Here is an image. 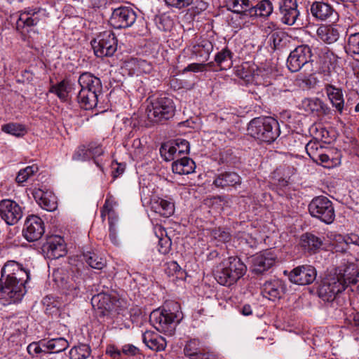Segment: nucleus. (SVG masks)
Instances as JSON below:
<instances>
[{
    "instance_id": "obj_1",
    "label": "nucleus",
    "mask_w": 359,
    "mask_h": 359,
    "mask_svg": "<svg viewBox=\"0 0 359 359\" xmlns=\"http://www.w3.org/2000/svg\"><path fill=\"white\" fill-rule=\"evenodd\" d=\"M359 283V271L354 265L340 266L330 272L323 280L318 293L324 302H332L348 286Z\"/></svg>"
},
{
    "instance_id": "obj_2",
    "label": "nucleus",
    "mask_w": 359,
    "mask_h": 359,
    "mask_svg": "<svg viewBox=\"0 0 359 359\" xmlns=\"http://www.w3.org/2000/svg\"><path fill=\"white\" fill-rule=\"evenodd\" d=\"M6 276L4 285H1V304L8 305L20 302L25 293L23 283L27 272L15 261H8L1 269V278Z\"/></svg>"
},
{
    "instance_id": "obj_3",
    "label": "nucleus",
    "mask_w": 359,
    "mask_h": 359,
    "mask_svg": "<svg viewBox=\"0 0 359 359\" xmlns=\"http://www.w3.org/2000/svg\"><path fill=\"white\" fill-rule=\"evenodd\" d=\"M246 271L247 267L240 258L229 257L215 266L214 276L219 284L231 286L242 278Z\"/></svg>"
},
{
    "instance_id": "obj_4",
    "label": "nucleus",
    "mask_w": 359,
    "mask_h": 359,
    "mask_svg": "<svg viewBox=\"0 0 359 359\" xmlns=\"http://www.w3.org/2000/svg\"><path fill=\"white\" fill-rule=\"evenodd\" d=\"M248 134L260 141L271 143L280 135L278 122L270 116L253 118L248 126Z\"/></svg>"
},
{
    "instance_id": "obj_5",
    "label": "nucleus",
    "mask_w": 359,
    "mask_h": 359,
    "mask_svg": "<svg viewBox=\"0 0 359 359\" xmlns=\"http://www.w3.org/2000/svg\"><path fill=\"white\" fill-rule=\"evenodd\" d=\"M175 105L172 99L165 95L154 98L147 109L148 118L154 123H159L173 117Z\"/></svg>"
},
{
    "instance_id": "obj_6",
    "label": "nucleus",
    "mask_w": 359,
    "mask_h": 359,
    "mask_svg": "<svg viewBox=\"0 0 359 359\" xmlns=\"http://www.w3.org/2000/svg\"><path fill=\"white\" fill-rule=\"evenodd\" d=\"M177 314L165 309L154 310L149 316V321L156 330L172 336L175 332Z\"/></svg>"
},
{
    "instance_id": "obj_7",
    "label": "nucleus",
    "mask_w": 359,
    "mask_h": 359,
    "mask_svg": "<svg viewBox=\"0 0 359 359\" xmlns=\"http://www.w3.org/2000/svg\"><path fill=\"white\" fill-rule=\"evenodd\" d=\"M91 304L97 315L100 317L118 314L122 310L121 302L105 292L93 295Z\"/></svg>"
},
{
    "instance_id": "obj_8",
    "label": "nucleus",
    "mask_w": 359,
    "mask_h": 359,
    "mask_svg": "<svg viewBox=\"0 0 359 359\" xmlns=\"http://www.w3.org/2000/svg\"><path fill=\"white\" fill-rule=\"evenodd\" d=\"M91 45L97 57H110L117 49V39L111 31H104L91 41Z\"/></svg>"
},
{
    "instance_id": "obj_9",
    "label": "nucleus",
    "mask_w": 359,
    "mask_h": 359,
    "mask_svg": "<svg viewBox=\"0 0 359 359\" xmlns=\"http://www.w3.org/2000/svg\"><path fill=\"white\" fill-rule=\"evenodd\" d=\"M309 210L312 217L325 224L332 223L335 217L332 203L325 196L313 198L309 205Z\"/></svg>"
},
{
    "instance_id": "obj_10",
    "label": "nucleus",
    "mask_w": 359,
    "mask_h": 359,
    "mask_svg": "<svg viewBox=\"0 0 359 359\" xmlns=\"http://www.w3.org/2000/svg\"><path fill=\"white\" fill-rule=\"evenodd\" d=\"M311 48L308 45H302L290 52L287 59V67L291 72H297L311 62Z\"/></svg>"
},
{
    "instance_id": "obj_11",
    "label": "nucleus",
    "mask_w": 359,
    "mask_h": 359,
    "mask_svg": "<svg viewBox=\"0 0 359 359\" xmlns=\"http://www.w3.org/2000/svg\"><path fill=\"white\" fill-rule=\"evenodd\" d=\"M136 19V12L132 8L120 6L113 10L109 22L114 29H126L130 27Z\"/></svg>"
},
{
    "instance_id": "obj_12",
    "label": "nucleus",
    "mask_w": 359,
    "mask_h": 359,
    "mask_svg": "<svg viewBox=\"0 0 359 359\" xmlns=\"http://www.w3.org/2000/svg\"><path fill=\"white\" fill-rule=\"evenodd\" d=\"M43 15V11L40 8H27L22 11L16 22L17 29L22 33L28 32L37 25Z\"/></svg>"
},
{
    "instance_id": "obj_13",
    "label": "nucleus",
    "mask_w": 359,
    "mask_h": 359,
    "mask_svg": "<svg viewBox=\"0 0 359 359\" xmlns=\"http://www.w3.org/2000/svg\"><path fill=\"white\" fill-rule=\"evenodd\" d=\"M45 232L43 220L36 215H31L27 218L22 229L24 238L29 242L39 240Z\"/></svg>"
},
{
    "instance_id": "obj_14",
    "label": "nucleus",
    "mask_w": 359,
    "mask_h": 359,
    "mask_svg": "<svg viewBox=\"0 0 359 359\" xmlns=\"http://www.w3.org/2000/svg\"><path fill=\"white\" fill-rule=\"evenodd\" d=\"M316 269L311 265H302L293 269L289 274V280L297 285H306L316 278Z\"/></svg>"
},
{
    "instance_id": "obj_15",
    "label": "nucleus",
    "mask_w": 359,
    "mask_h": 359,
    "mask_svg": "<svg viewBox=\"0 0 359 359\" xmlns=\"http://www.w3.org/2000/svg\"><path fill=\"white\" fill-rule=\"evenodd\" d=\"M22 216V209L15 201L10 199H1V219L8 226L15 225Z\"/></svg>"
},
{
    "instance_id": "obj_16",
    "label": "nucleus",
    "mask_w": 359,
    "mask_h": 359,
    "mask_svg": "<svg viewBox=\"0 0 359 359\" xmlns=\"http://www.w3.org/2000/svg\"><path fill=\"white\" fill-rule=\"evenodd\" d=\"M278 4L280 21L287 25H294L300 14L297 0H280Z\"/></svg>"
},
{
    "instance_id": "obj_17",
    "label": "nucleus",
    "mask_w": 359,
    "mask_h": 359,
    "mask_svg": "<svg viewBox=\"0 0 359 359\" xmlns=\"http://www.w3.org/2000/svg\"><path fill=\"white\" fill-rule=\"evenodd\" d=\"M275 255L271 250H265L255 255L252 257V271L262 274L269 269L275 262Z\"/></svg>"
},
{
    "instance_id": "obj_18",
    "label": "nucleus",
    "mask_w": 359,
    "mask_h": 359,
    "mask_svg": "<svg viewBox=\"0 0 359 359\" xmlns=\"http://www.w3.org/2000/svg\"><path fill=\"white\" fill-rule=\"evenodd\" d=\"M33 196L37 203L47 211H54L57 209V197L51 191H44L41 189H34L32 192Z\"/></svg>"
},
{
    "instance_id": "obj_19",
    "label": "nucleus",
    "mask_w": 359,
    "mask_h": 359,
    "mask_svg": "<svg viewBox=\"0 0 359 359\" xmlns=\"http://www.w3.org/2000/svg\"><path fill=\"white\" fill-rule=\"evenodd\" d=\"M273 11V5L270 0L259 1L255 5L251 4L250 8L247 11V17L251 18H267Z\"/></svg>"
},
{
    "instance_id": "obj_20",
    "label": "nucleus",
    "mask_w": 359,
    "mask_h": 359,
    "mask_svg": "<svg viewBox=\"0 0 359 359\" xmlns=\"http://www.w3.org/2000/svg\"><path fill=\"white\" fill-rule=\"evenodd\" d=\"M80 90L102 93V85L100 79L89 72H84L79 76L78 80Z\"/></svg>"
},
{
    "instance_id": "obj_21",
    "label": "nucleus",
    "mask_w": 359,
    "mask_h": 359,
    "mask_svg": "<svg viewBox=\"0 0 359 359\" xmlns=\"http://www.w3.org/2000/svg\"><path fill=\"white\" fill-rule=\"evenodd\" d=\"M285 291L284 283L280 279L266 281L262 286L264 297L271 300L280 298L281 295L285 293Z\"/></svg>"
},
{
    "instance_id": "obj_22",
    "label": "nucleus",
    "mask_w": 359,
    "mask_h": 359,
    "mask_svg": "<svg viewBox=\"0 0 359 359\" xmlns=\"http://www.w3.org/2000/svg\"><path fill=\"white\" fill-rule=\"evenodd\" d=\"M324 89L332 107L341 114L344 107L342 89L330 83L325 84Z\"/></svg>"
},
{
    "instance_id": "obj_23",
    "label": "nucleus",
    "mask_w": 359,
    "mask_h": 359,
    "mask_svg": "<svg viewBox=\"0 0 359 359\" xmlns=\"http://www.w3.org/2000/svg\"><path fill=\"white\" fill-rule=\"evenodd\" d=\"M311 13L313 17L320 20H326L337 16V13L330 5L320 1H315L312 4Z\"/></svg>"
},
{
    "instance_id": "obj_24",
    "label": "nucleus",
    "mask_w": 359,
    "mask_h": 359,
    "mask_svg": "<svg viewBox=\"0 0 359 359\" xmlns=\"http://www.w3.org/2000/svg\"><path fill=\"white\" fill-rule=\"evenodd\" d=\"M142 341L149 348L156 351L164 350L167 344L164 337L152 331L143 333Z\"/></svg>"
},
{
    "instance_id": "obj_25",
    "label": "nucleus",
    "mask_w": 359,
    "mask_h": 359,
    "mask_svg": "<svg viewBox=\"0 0 359 359\" xmlns=\"http://www.w3.org/2000/svg\"><path fill=\"white\" fill-rule=\"evenodd\" d=\"M101 95V93L79 90L77 95V102L81 108L90 110L97 105L99 97Z\"/></svg>"
},
{
    "instance_id": "obj_26",
    "label": "nucleus",
    "mask_w": 359,
    "mask_h": 359,
    "mask_svg": "<svg viewBox=\"0 0 359 359\" xmlns=\"http://www.w3.org/2000/svg\"><path fill=\"white\" fill-rule=\"evenodd\" d=\"M241 183V177L234 172H225L217 175L213 181V184L217 187L225 188L233 187Z\"/></svg>"
},
{
    "instance_id": "obj_27",
    "label": "nucleus",
    "mask_w": 359,
    "mask_h": 359,
    "mask_svg": "<svg viewBox=\"0 0 359 359\" xmlns=\"http://www.w3.org/2000/svg\"><path fill=\"white\" fill-rule=\"evenodd\" d=\"M196 165L194 161L189 157H183L175 161L172 163V170L178 175H189L194 172Z\"/></svg>"
},
{
    "instance_id": "obj_28",
    "label": "nucleus",
    "mask_w": 359,
    "mask_h": 359,
    "mask_svg": "<svg viewBox=\"0 0 359 359\" xmlns=\"http://www.w3.org/2000/svg\"><path fill=\"white\" fill-rule=\"evenodd\" d=\"M61 237L53 236L47 242V250L50 257L54 259L63 257L66 254L65 247Z\"/></svg>"
},
{
    "instance_id": "obj_29",
    "label": "nucleus",
    "mask_w": 359,
    "mask_h": 359,
    "mask_svg": "<svg viewBox=\"0 0 359 359\" xmlns=\"http://www.w3.org/2000/svg\"><path fill=\"white\" fill-rule=\"evenodd\" d=\"M212 50V43L208 40H202L198 43L192 46L191 53L196 58L205 62L209 59L210 55Z\"/></svg>"
},
{
    "instance_id": "obj_30",
    "label": "nucleus",
    "mask_w": 359,
    "mask_h": 359,
    "mask_svg": "<svg viewBox=\"0 0 359 359\" xmlns=\"http://www.w3.org/2000/svg\"><path fill=\"white\" fill-rule=\"evenodd\" d=\"M321 238L312 233H304L301 237V245L304 250L308 252L316 253L322 247Z\"/></svg>"
},
{
    "instance_id": "obj_31",
    "label": "nucleus",
    "mask_w": 359,
    "mask_h": 359,
    "mask_svg": "<svg viewBox=\"0 0 359 359\" xmlns=\"http://www.w3.org/2000/svg\"><path fill=\"white\" fill-rule=\"evenodd\" d=\"M43 348L50 351L51 353H57L65 351L68 346V341L63 337L51 339L48 341H41Z\"/></svg>"
},
{
    "instance_id": "obj_32",
    "label": "nucleus",
    "mask_w": 359,
    "mask_h": 359,
    "mask_svg": "<svg viewBox=\"0 0 359 359\" xmlns=\"http://www.w3.org/2000/svg\"><path fill=\"white\" fill-rule=\"evenodd\" d=\"M318 37L327 43H332L339 39V32L331 26H320L317 29Z\"/></svg>"
},
{
    "instance_id": "obj_33",
    "label": "nucleus",
    "mask_w": 359,
    "mask_h": 359,
    "mask_svg": "<svg viewBox=\"0 0 359 359\" xmlns=\"http://www.w3.org/2000/svg\"><path fill=\"white\" fill-rule=\"evenodd\" d=\"M228 10L247 17V11L250 8V0H226Z\"/></svg>"
},
{
    "instance_id": "obj_34",
    "label": "nucleus",
    "mask_w": 359,
    "mask_h": 359,
    "mask_svg": "<svg viewBox=\"0 0 359 359\" xmlns=\"http://www.w3.org/2000/svg\"><path fill=\"white\" fill-rule=\"evenodd\" d=\"M232 56L231 51L225 48L216 54L215 61L220 69H228L232 66Z\"/></svg>"
},
{
    "instance_id": "obj_35",
    "label": "nucleus",
    "mask_w": 359,
    "mask_h": 359,
    "mask_svg": "<svg viewBox=\"0 0 359 359\" xmlns=\"http://www.w3.org/2000/svg\"><path fill=\"white\" fill-rule=\"evenodd\" d=\"M152 208L156 212L165 217H168L174 212L173 203L162 198L154 201L152 205Z\"/></svg>"
},
{
    "instance_id": "obj_36",
    "label": "nucleus",
    "mask_w": 359,
    "mask_h": 359,
    "mask_svg": "<svg viewBox=\"0 0 359 359\" xmlns=\"http://www.w3.org/2000/svg\"><path fill=\"white\" fill-rule=\"evenodd\" d=\"M70 88L69 82L63 80L59 83L52 86L49 92L55 94L61 100L65 101L67 100Z\"/></svg>"
},
{
    "instance_id": "obj_37",
    "label": "nucleus",
    "mask_w": 359,
    "mask_h": 359,
    "mask_svg": "<svg viewBox=\"0 0 359 359\" xmlns=\"http://www.w3.org/2000/svg\"><path fill=\"white\" fill-rule=\"evenodd\" d=\"M91 353L90 347L85 344L74 346L69 351L70 359H87Z\"/></svg>"
},
{
    "instance_id": "obj_38",
    "label": "nucleus",
    "mask_w": 359,
    "mask_h": 359,
    "mask_svg": "<svg viewBox=\"0 0 359 359\" xmlns=\"http://www.w3.org/2000/svg\"><path fill=\"white\" fill-rule=\"evenodd\" d=\"M83 257V259L93 269L101 270L105 266V260L94 252L84 253Z\"/></svg>"
},
{
    "instance_id": "obj_39",
    "label": "nucleus",
    "mask_w": 359,
    "mask_h": 359,
    "mask_svg": "<svg viewBox=\"0 0 359 359\" xmlns=\"http://www.w3.org/2000/svg\"><path fill=\"white\" fill-rule=\"evenodd\" d=\"M199 345L200 342L198 339H194L189 341L184 348L185 355L189 357L196 356V359H203L205 355L200 352Z\"/></svg>"
},
{
    "instance_id": "obj_40",
    "label": "nucleus",
    "mask_w": 359,
    "mask_h": 359,
    "mask_svg": "<svg viewBox=\"0 0 359 359\" xmlns=\"http://www.w3.org/2000/svg\"><path fill=\"white\" fill-rule=\"evenodd\" d=\"M307 107L312 112L323 115H327L330 111V107L319 98L307 100Z\"/></svg>"
},
{
    "instance_id": "obj_41",
    "label": "nucleus",
    "mask_w": 359,
    "mask_h": 359,
    "mask_svg": "<svg viewBox=\"0 0 359 359\" xmlns=\"http://www.w3.org/2000/svg\"><path fill=\"white\" fill-rule=\"evenodd\" d=\"M1 130L18 137L24 136L27 132L25 126L16 123H10L4 125L1 128Z\"/></svg>"
},
{
    "instance_id": "obj_42",
    "label": "nucleus",
    "mask_w": 359,
    "mask_h": 359,
    "mask_svg": "<svg viewBox=\"0 0 359 359\" xmlns=\"http://www.w3.org/2000/svg\"><path fill=\"white\" fill-rule=\"evenodd\" d=\"M39 171L37 165L33 164L32 165L27 166L26 168L20 170L18 175L15 177V180L18 184H22L25 182L29 177L33 176L35 173Z\"/></svg>"
},
{
    "instance_id": "obj_43",
    "label": "nucleus",
    "mask_w": 359,
    "mask_h": 359,
    "mask_svg": "<svg viewBox=\"0 0 359 359\" xmlns=\"http://www.w3.org/2000/svg\"><path fill=\"white\" fill-rule=\"evenodd\" d=\"M345 49L348 54L359 55V32L351 34L348 36Z\"/></svg>"
},
{
    "instance_id": "obj_44",
    "label": "nucleus",
    "mask_w": 359,
    "mask_h": 359,
    "mask_svg": "<svg viewBox=\"0 0 359 359\" xmlns=\"http://www.w3.org/2000/svg\"><path fill=\"white\" fill-rule=\"evenodd\" d=\"M154 20L158 29L161 31H170L173 25L172 20L165 14L156 15Z\"/></svg>"
},
{
    "instance_id": "obj_45",
    "label": "nucleus",
    "mask_w": 359,
    "mask_h": 359,
    "mask_svg": "<svg viewBox=\"0 0 359 359\" xmlns=\"http://www.w3.org/2000/svg\"><path fill=\"white\" fill-rule=\"evenodd\" d=\"M177 147L169 144H163L160 148V154L166 161H172L175 158V154L178 153Z\"/></svg>"
},
{
    "instance_id": "obj_46",
    "label": "nucleus",
    "mask_w": 359,
    "mask_h": 359,
    "mask_svg": "<svg viewBox=\"0 0 359 359\" xmlns=\"http://www.w3.org/2000/svg\"><path fill=\"white\" fill-rule=\"evenodd\" d=\"M159 230L161 237L158 239V252L163 255L168 254L172 245L171 239L167 236H163V233L165 232L164 229H162V227L160 226L158 227Z\"/></svg>"
},
{
    "instance_id": "obj_47",
    "label": "nucleus",
    "mask_w": 359,
    "mask_h": 359,
    "mask_svg": "<svg viewBox=\"0 0 359 359\" xmlns=\"http://www.w3.org/2000/svg\"><path fill=\"white\" fill-rule=\"evenodd\" d=\"M118 205L117 201L115 198L111 195L107 194L104 204L101 210V217L103 220L105 219L106 213H112L114 215V208Z\"/></svg>"
},
{
    "instance_id": "obj_48",
    "label": "nucleus",
    "mask_w": 359,
    "mask_h": 359,
    "mask_svg": "<svg viewBox=\"0 0 359 359\" xmlns=\"http://www.w3.org/2000/svg\"><path fill=\"white\" fill-rule=\"evenodd\" d=\"M211 236L218 242L226 243L230 240L231 234L226 229L218 227L212 230Z\"/></svg>"
},
{
    "instance_id": "obj_49",
    "label": "nucleus",
    "mask_w": 359,
    "mask_h": 359,
    "mask_svg": "<svg viewBox=\"0 0 359 359\" xmlns=\"http://www.w3.org/2000/svg\"><path fill=\"white\" fill-rule=\"evenodd\" d=\"M85 288L84 280L82 278H78L74 283H70L67 287L68 294L72 297H77Z\"/></svg>"
},
{
    "instance_id": "obj_50",
    "label": "nucleus",
    "mask_w": 359,
    "mask_h": 359,
    "mask_svg": "<svg viewBox=\"0 0 359 359\" xmlns=\"http://www.w3.org/2000/svg\"><path fill=\"white\" fill-rule=\"evenodd\" d=\"M306 151L307 154L310 156L311 158L316 159V156L321 152L323 148L320 145L318 142L310 141L306 145Z\"/></svg>"
},
{
    "instance_id": "obj_51",
    "label": "nucleus",
    "mask_w": 359,
    "mask_h": 359,
    "mask_svg": "<svg viewBox=\"0 0 359 359\" xmlns=\"http://www.w3.org/2000/svg\"><path fill=\"white\" fill-rule=\"evenodd\" d=\"M72 158L74 161H84L90 159L88 145H81L74 151Z\"/></svg>"
},
{
    "instance_id": "obj_52",
    "label": "nucleus",
    "mask_w": 359,
    "mask_h": 359,
    "mask_svg": "<svg viewBox=\"0 0 359 359\" xmlns=\"http://www.w3.org/2000/svg\"><path fill=\"white\" fill-rule=\"evenodd\" d=\"M164 1L169 7L182 9L191 5L194 0H164Z\"/></svg>"
},
{
    "instance_id": "obj_53",
    "label": "nucleus",
    "mask_w": 359,
    "mask_h": 359,
    "mask_svg": "<svg viewBox=\"0 0 359 359\" xmlns=\"http://www.w3.org/2000/svg\"><path fill=\"white\" fill-rule=\"evenodd\" d=\"M88 152L90 158H95L104 153V150L100 144L91 142L88 144Z\"/></svg>"
},
{
    "instance_id": "obj_54",
    "label": "nucleus",
    "mask_w": 359,
    "mask_h": 359,
    "mask_svg": "<svg viewBox=\"0 0 359 359\" xmlns=\"http://www.w3.org/2000/svg\"><path fill=\"white\" fill-rule=\"evenodd\" d=\"M181 271L180 266L175 261H171L166 264V267L165 269V273L168 276H174Z\"/></svg>"
},
{
    "instance_id": "obj_55",
    "label": "nucleus",
    "mask_w": 359,
    "mask_h": 359,
    "mask_svg": "<svg viewBox=\"0 0 359 359\" xmlns=\"http://www.w3.org/2000/svg\"><path fill=\"white\" fill-rule=\"evenodd\" d=\"M206 67L207 65H204V62L201 63H191L184 69L183 72H203L207 70Z\"/></svg>"
},
{
    "instance_id": "obj_56",
    "label": "nucleus",
    "mask_w": 359,
    "mask_h": 359,
    "mask_svg": "<svg viewBox=\"0 0 359 359\" xmlns=\"http://www.w3.org/2000/svg\"><path fill=\"white\" fill-rule=\"evenodd\" d=\"M175 144L177 147L178 154H188L189 152V143L187 140L184 139H177L175 141Z\"/></svg>"
},
{
    "instance_id": "obj_57",
    "label": "nucleus",
    "mask_w": 359,
    "mask_h": 359,
    "mask_svg": "<svg viewBox=\"0 0 359 359\" xmlns=\"http://www.w3.org/2000/svg\"><path fill=\"white\" fill-rule=\"evenodd\" d=\"M42 347L41 343L39 344L36 342H33L29 344L27 349L29 354L34 355L42 352H46L45 350L42 349Z\"/></svg>"
},
{
    "instance_id": "obj_58",
    "label": "nucleus",
    "mask_w": 359,
    "mask_h": 359,
    "mask_svg": "<svg viewBox=\"0 0 359 359\" xmlns=\"http://www.w3.org/2000/svg\"><path fill=\"white\" fill-rule=\"evenodd\" d=\"M346 245L353 244L359 246V236L355 233H350L342 238Z\"/></svg>"
},
{
    "instance_id": "obj_59",
    "label": "nucleus",
    "mask_w": 359,
    "mask_h": 359,
    "mask_svg": "<svg viewBox=\"0 0 359 359\" xmlns=\"http://www.w3.org/2000/svg\"><path fill=\"white\" fill-rule=\"evenodd\" d=\"M241 243L243 245H247L250 247H253L256 242L248 234L243 233L242 236L240 237Z\"/></svg>"
},
{
    "instance_id": "obj_60",
    "label": "nucleus",
    "mask_w": 359,
    "mask_h": 359,
    "mask_svg": "<svg viewBox=\"0 0 359 359\" xmlns=\"http://www.w3.org/2000/svg\"><path fill=\"white\" fill-rule=\"evenodd\" d=\"M121 351L126 355H135L139 349L132 344H126L122 347Z\"/></svg>"
},
{
    "instance_id": "obj_61",
    "label": "nucleus",
    "mask_w": 359,
    "mask_h": 359,
    "mask_svg": "<svg viewBox=\"0 0 359 359\" xmlns=\"http://www.w3.org/2000/svg\"><path fill=\"white\" fill-rule=\"evenodd\" d=\"M313 161L323 164L324 166H329L330 163V156L327 154L322 153V151L318 154L316 159H313Z\"/></svg>"
},
{
    "instance_id": "obj_62",
    "label": "nucleus",
    "mask_w": 359,
    "mask_h": 359,
    "mask_svg": "<svg viewBox=\"0 0 359 359\" xmlns=\"http://www.w3.org/2000/svg\"><path fill=\"white\" fill-rule=\"evenodd\" d=\"M109 237L111 242L114 245H119L120 242H119V239L118 238L116 226L109 227Z\"/></svg>"
},
{
    "instance_id": "obj_63",
    "label": "nucleus",
    "mask_w": 359,
    "mask_h": 359,
    "mask_svg": "<svg viewBox=\"0 0 359 359\" xmlns=\"http://www.w3.org/2000/svg\"><path fill=\"white\" fill-rule=\"evenodd\" d=\"M132 147L134 148V149H135L134 152L135 154H140L141 153L142 149V144L140 139H139V138L135 139L133 141Z\"/></svg>"
},
{
    "instance_id": "obj_64",
    "label": "nucleus",
    "mask_w": 359,
    "mask_h": 359,
    "mask_svg": "<svg viewBox=\"0 0 359 359\" xmlns=\"http://www.w3.org/2000/svg\"><path fill=\"white\" fill-rule=\"evenodd\" d=\"M112 175L114 179L118 177L124 172V167L121 164H116V168H113Z\"/></svg>"
}]
</instances>
